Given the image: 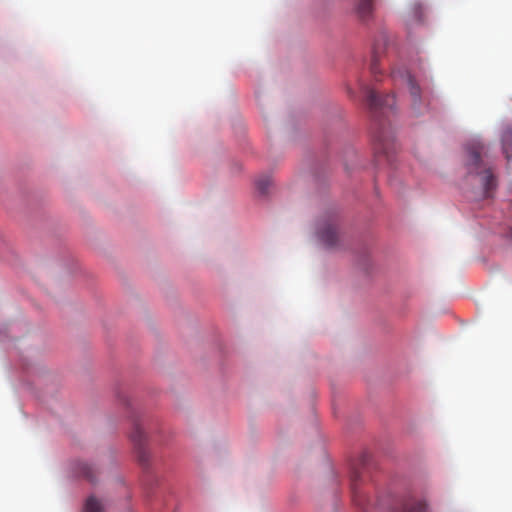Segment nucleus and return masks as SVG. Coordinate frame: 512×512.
I'll return each mask as SVG.
<instances>
[{
	"instance_id": "obj_13",
	"label": "nucleus",
	"mask_w": 512,
	"mask_h": 512,
	"mask_svg": "<svg viewBox=\"0 0 512 512\" xmlns=\"http://www.w3.org/2000/svg\"><path fill=\"white\" fill-rule=\"evenodd\" d=\"M360 479V474L358 471H353L351 474V482H352V489L355 490L356 482Z\"/></svg>"
},
{
	"instance_id": "obj_6",
	"label": "nucleus",
	"mask_w": 512,
	"mask_h": 512,
	"mask_svg": "<svg viewBox=\"0 0 512 512\" xmlns=\"http://www.w3.org/2000/svg\"><path fill=\"white\" fill-rule=\"evenodd\" d=\"M386 43L387 37L385 35H381L373 45V56L370 64V70L375 77L378 73H380V69L378 67V59L380 54L383 52Z\"/></svg>"
},
{
	"instance_id": "obj_5",
	"label": "nucleus",
	"mask_w": 512,
	"mask_h": 512,
	"mask_svg": "<svg viewBox=\"0 0 512 512\" xmlns=\"http://www.w3.org/2000/svg\"><path fill=\"white\" fill-rule=\"evenodd\" d=\"M130 438L134 444L138 461L143 466L147 465L149 460V454L145 449L146 435L139 423H135Z\"/></svg>"
},
{
	"instance_id": "obj_3",
	"label": "nucleus",
	"mask_w": 512,
	"mask_h": 512,
	"mask_svg": "<svg viewBox=\"0 0 512 512\" xmlns=\"http://www.w3.org/2000/svg\"><path fill=\"white\" fill-rule=\"evenodd\" d=\"M318 238L320 242L329 249L338 247L340 236L334 220L323 221L318 227Z\"/></svg>"
},
{
	"instance_id": "obj_4",
	"label": "nucleus",
	"mask_w": 512,
	"mask_h": 512,
	"mask_svg": "<svg viewBox=\"0 0 512 512\" xmlns=\"http://www.w3.org/2000/svg\"><path fill=\"white\" fill-rule=\"evenodd\" d=\"M381 126L380 122L378 123ZM374 149L376 154L383 155L387 159L390 158V154L394 151L395 145L392 136L384 130V128L379 127L378 131L374 134Z\"/></svg>"
},
{
	"instance_id": "obj_10",
	"label": "nucleus",
	"mask_w": 512,
	"mask_h": 512,
	"mask_svg": "<svg viewBox=\"0 0 512 512\" xmlns=\"http://www.w3.org/2000/svg\"><path fill=\"white\" fill-rule=\"evenodd\" d=\"M77 471L79 475L83 476L90 482H94L96 479V469L87 462H79L77 465Z\"/></svg>"
},
{
	"instance_id": "obj_1",
	"label": "nucleus",
	"mask_w": 512,
	"mask_h": 512,
	"mask_svg": "<svg viewBox=\"0 0 512 512\" xmlns=\"http://www.w3.org/2000/svg\"><path fill=\"white\" fill-rule=\"evenodd\" d=\"M481 149L482 147L480 146H474L468 149L469 160L467 166L469 173H475L481 176L485 197H489L491 191L496 187V179L491 170L483 166Z\"/></svg>"
},
{
	"instance_id": "obj_12",
	"label": "nucleus",
	"mask_w": 512,
	"mask_h": 512,
	"mask_svg": "<svg viewBox=\"0 0 512 512\" xmlns=\"http://www.w3.org/2000/svg\"><path fill=\"white\" fill-rule=\"evenodd\" d=\"M271 184V180L268 176H262L256 181V186L261 194H266Z\"/></svg>"
},
{
	"instance_id": "obj_8",
	"label": "nucleus",
	"mask_w": 512,
	"mask_h": 512,
	"mask_svg": "<svg viewBox=\"0 0 512 512\" xmlns=\"http://www.w3.org/2000/svg\"><path fill=\"white\" fill-rule=\"evenodd\" d=\"M355 12L362 21L370 20L374 12L373 0H357Z\"/></svg>"
},
{
	"instance_id": "obj_11",
	"label": "nucleus",
	"mask_w": 512,
	"mask_h": 512,
	"mask_svg": "<svg viewBox=\"0 0 512 512\" xmlns=\"http://www.w3.org/2000/svg\"><path fill=\"white\" fill-rule=\"evenodd\" d=\"M84 510L85 512H103V505L98 499L91 496L86 500Z\"/></svg>"
},
{
	"instance_id": "obj_9",
	"label": "nucleus",
	"mask_w": 512,
	"mask_h": 512,
	"mask_svg": "<svg viewBox=\"0 0 512 512\" xmlns=\"http://www.w3.org/2000/svg\"><path fill=\"white\" fill-rule=\"evenodd\" d=\"M405 80L407 82L410 95L412 97V105L413 108L416 110L420 106V95H421V89L419 85L416 83L414 78L409 74H405Z\"/></svg>"
},
{
	"instance_id": "obj_7",
	"label": "nucleus",
	"mask_w": 512,
	"mask_h": 512,
	"mask_svg": "<svg viewBox=\"0 0 512 512\" xmlns=\"http://www.w3.org/2000/svg\"><path fill=\"white\" fill-rule=\"evenodd\" d=\"M394 512H429V508L425 500L409 499Z\"/></svg>"
},
{
	"instance_id": "obj_2",
	"label": "nucleus",
	"mask_w": 512,
	"mask_h": 512,
	"mask_svg": "<svg viewBox=\"0 0 512 512\" xmlns=\"http://www.w3.org/2000/svg\"><path fill=\"white\" fill-rule=\"evenodd\" d=\"M364 93L368 107L377 121H379L380 115L387 116L392 111L395 104L393 95L380 97L374 89L369 87H364Z\"/></svg>"
}]
</instances>
